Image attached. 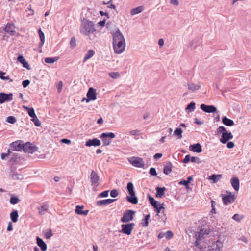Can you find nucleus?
Here are the masks:
<instances>
[{"mask_svg":"<svg viewBox=\"0 0 251 251\" xmlns=\"http://www.w3.org/2000/svg\"><path fill=\"white\" fill-rule=\"evenodd\" d=\"M13 100V94L11 93L6 94L4 92L0 93V104L6 101H10Z\"/></svg>","mask_w":251,"mask_h":251,"instance_id":"11","label":"nucleus"},{"mask_svg":"<svg viewBox=\"0 0 251 251\" xmlns=\"http://www.w3.org/2000/svg\"><path fill=\"white\" fill-rule=\"evenodd\" d=\"M200 108L204 112L208 113H212L216 112L217 108L214 105H207L204 104H201Z\"/></svg>","mask_w":251,"mask_h":251,"instance_id":"13","label":"nucleus"},{"mask_svg":"<svg viewBox=\"0 0 251 251\" xmlns=\"http://www.w3.org/2000/svg\"><path fill=\"white\" fill-rule=\"evenodd\" d=\"M154 208H155V211L157 212V215H158L159 213L161 212L162 210H163V213H164V203H162L161 204H158L157 206H156V207Z\"/></svg>","mask_w":251,"mask_h":251,"instance_id":"40","label":"nucleus"},{"mask_svg":"<svg viewBox=\"0 0 251 251\" xmlns=\"http://www.w3.org/2000/svg\"><path fill=\"white\" fill-rule=\"evenodd\" d=\"M116 199H108L102 200L98 201L96 202V205L99 206H101L103 205H107L110 203L114 202Z\"/></svg>","mask_w":251,"mask_h":251,"instance_id":"17","label":"nucleus"},{"mask_svg":"<svg viewBox=\"0 0 251 251\" xmlns=\"http://www.w3.org/2000/svg\"><path fill=\"white\" fill-rule=\"evenodd\" d=\"M113 38V43L121 42L125 41V38L121 32L120 30L118 29L115 32H111Z\"/></svg>","mask_w":251,"mask_h":251,"instance_id":"8","label":"nucleus"},{"mask_svg":"<svg viewBox=\"0 0 251 251\" xmlns=\"http://www.w3.org/2000/svg\"><path fill=\"white\" fill-rule=\"evenodd\" d=\"M140 134V131L139 130H132L129 132V135L131 136H139Z\"/></svg>","mask_w":251,"mask_h":251,"instance_id":"55","label":"nucleus"},{"mask_svg":"<svg viewBox=\"0 0 251 251\" xmlns=\"http://www.w3.org/2000/svg\"><path fill=\"white\" fill-rule=\"evenodd\" d=\"M172 164L171 162L167 163V165L164 166L163 172L165 175H168L172 171Z\"/></svg>","mask_w":251,"mask_h":251,"instance_id":"32","label":"nucleus"},{"mask_svg":"<svg viewBox=\"0 0 251 251\" xmlns=\"http://www.w3.org/2000/svg\"><path fill=\"white\" fill-rule=\"evenodd\" d=\"M164 233H165V237L167 239H170L172 238L173 236V233L171 231H167V232H166Z\"/></svg>","mask_w":251,"mask_h":251,"instance_id":"54","label":"nucleus"},{"mask_svg":"<svg viewBox=\"0 0 251 251\" xmlns=\"http://www.w3.org/2000/svg\"><path fill=\"white\" fill-rule=\"evenodd\" d=\"M195 109V103L194 101L191 102L189 104L187 105L185 110H190V111H193Z\"/></svg>","mask_w":251,"mask_h":251,"instance_id":"45","label":"nucleus"},{"mask_svg":"<svg viewBox=\"0 0 251 251\" xmlns=\"http://www.w3.org/2000/svg\"><path fill=\"white\" fill-rule=\"evenodd\" d=\"M143 10V7L142 6H138L136 8H133L130 11V14L131 15H135L138 14Z\"/></svg>","mask_w":251,"mask_h":251,"instance_id":"31","label":"nucleus"},{"mask_svg":"<svg viewBox=\"0 0 251 251\" xmlns=\"http://www.w3.org/2000/svg\"><path fill=\"white\" fill-rule=\"evenodd\" d=\"M113 47L115 52L117 54H120L125 50L126 42L124 41L121 42L113 43Z\"/></svg>","mask_w":251,"mask_h":251,"instance_id":"7","label":"nucleus"},{"mask_svg":"<svg viewBox=\"0 0 251 251\" xmlns=\"http://www.w3.org/2000/svg\"><path fill=\"white\" fill-rule=\"evenodd\" d=\"M6 74L5 72H4L1 70H0V78L2 80H9L10 82H12L13 80L10 79V77L8 75L5 76L4 75Z\"/></svg>","mask_w":251,"mask_h":251,"instance_id":"44","label":"nucleus"},{"mask_svg":"<svg viewBox=\"0 0 251 251\" xmlns=\"http://www.w3.org/2000/svg\"><path fill=\"white\" fill-rule=\"evenodd\" d=\"M227 130L226 129L225 127L223 126H220L217 129V135H220L221 133H223L225 132H226Z\"/></svg>","mask_w":251,"mask_h":251,"instance_id":"49","label":"nucleus"},{"mask_svg":"<svg viewBox=\"0 0 251 251\" xmlns=\"http://www.w3.org/2000/svg\"><path fill=\"white\" fill-rule=\"evenodd\" d=\"M189 150L197 153H200L202 151L201 146L199 143L191 145L189 147Z\"/></svg>","mask_w":251,"mask_h":251,"instance_id":"20","label":"nucleus"},{"mask_svg":"<svg viewBox=\"0 0 251 251\" xmlns=\"http://www.w3.org/2000/svg\"><path fill=\"white\" fill-rule=\"evenodd\" d=\"M166 190V189L164 187H157L156 188V193L155 194V197L157 198H162V197L165 194Z\"/></svg>","mask_w":251,"mask_h":251,"instance_id":"25","label":"nucleus"},{"mask_svg":"<svg viewBox=\"0 0 251 251\" xmlns=\"http://www.w3.org/2000/svg\"><path fill=\"white\" fill-rule=\"evenodd\" d=\"M102 139V142L103 143V145L105 146H108L111 143V141L107 139V138L104 137L103 138H100Z\"/></svg>","mask_w":251,"mask_h":251,"instance_id":"58","label":"nucleus"},{"mask_svg":"<svg viewBox=\"0 0 251 251\" xmlns=\"http://www.w3.org/2000/svg\"><path fill=\"white\" fill-rule=\"evenodd\" d=\"M14 25L13 24L7 23L5 27L3 28V30L9 34L10 36H14L15 34L16 31L13 30Z\"/></svg>","mask_w":251,"mask_h":251,"instance_id":"15","label":"nucleus"},{"mask_svg":"<svg viewBox=\"0 0 251 251\" xmlns=\"http://www.w3.org/2000/svg\"><path fill=\"white\" fill-rule=\"evenodd\" d=\"M30 81L28 79L23 80L22 82V85L24 88L27 87L30 84Z\"/></svg>","mask_w":251,"mask_h":251,"instance_id":"61","label":"nucleus"},{"mask_svg":"<svg viewBox=\"0 0 251 251\" xmlns=\"http://www.w3.org/2000/svg\"><path fill=\"white\" fill-rule=\"evenodd\" d=\"M221 178L222 175L212 174L209 176V179L212 180L214 183H216Z\"/></svg>","mask_w":251,"mask_h":251,"instance_id":"33","label":"nucleus"},{"mask_svg":"<svg viewBox=\"0 0 251 251\" xmlns=\"http://www.w3.org/2000/svg\"><path fill=\"white\" fill-rule=\"evenodd\" d=\"M90 180L92 186L96 187L99 185L100 177L97 173L92 171L90 175Z\"/></svg>","mask_w":251,"mask_h":251,"instance_id":"10","label":"nucleus"},{"mask_svg":"<svg viewBox=\"0 0 251 251\" xmlns=\"http://www.w3.org/2000/svg\"><path fill=\"white\" fill-rule=\"evenodd\" d=\"M109 75L114 79H117L120 77V75L118 72H111L109 74Z\"/></svg>","mask_w":251,"mask_h":251,"instance_id":"53","label":"nucleus"},{"mask_svg":"<svg viewBox=\"0 0 251 251\" xmlns=\"http://www.w3.org/2000/svg\"><path fill=\"white\" fill-rule=\"evenodd\" d=\"M71 141L70 139H66V138H63L60 140L61 143L69 144L71 143Z\"/></svg>","mask_w":251,"mask_h":251,"instance_id":"63","label":"nucleus"},{"mask_svg":"<svg viewBox=\"0 0 251 251\" xmlns=\"http://www.w3.org/2000/svg\"><path fill=\"white\" fill-rule=\"evenodd\" d=\"M44 235L46 239H50V237L53 235L51 229H48L46 230Z\"/></svg>","mask_w":251,"mask_h":251,"instance_id":"48","label":"nucleus"},{"mask_svg":"<svg viewBox=\"0 0 251 251\" xmlns=\"http://www.w3.org/2000/svg\"><path fill=\"white\" fill-rule=\"evenodd\" d=\"M127 189L129 195L135 194V192L134 191V186L132 182H130L127 183Z\"/></svg>","mask_w":251,"mask_h":251,"instance_id":"38","label":"nucleus"},{"mask_svg":"<svg viewBox=\"0 0 251 251\" xmlns=\"http://www.w3.org/2000/svg\"><path fill=\"white\" fill-rule=\"evenodd\" d=\"M135 226V224L130 223L126 224H122L121 225V232L129 235L131 234L132 230Z\"/></svg>","mask_w":251,"mask_h":251,"instance_id":"5","label":"nucleus"},{"mask_svg":"<svg viewBox=\"0 0 251 251\" xmlns=\"http://www.w3.org/2000/svg\"><path fill=\"white\" fill-rule=\"evenodd\" d=\"M58 59V57H46L45 58V62L46 63L52 64L56 61Z\"/></svg>","mask_w":251,"mask_h":251,"instance_id":"39","label":"nucleus"},{"mask_svg":"<svg viewBox=\"0 0 251 251\" xmlns=\"http://www.w3.org/2000/svg\"><path fill=\"white\" fill-rule=\"evenodd\" d=\"M230 182L234 189L235 191H238L240 188V182L239 179L236 177H233L231 178Z\"/></svg>","mask_w":251,"mask_h":251,"instance_id":"23","label":"nucleus"},{"mask_svg":"<svg viewBox=\"0 0 251 251\" xmlns=\"http://www.w3.org/2000/svg\"><path fill=\"white\" fill-rule=\"evenodd\" d=\"M195 236H196V240L195 241V242L194 243V246H196L198 249L201 250L203 248L202 246L201 245V244L200 242V240L201 238L197 236V234H195Z\"/></svg>","mask_w":251,"mask_h":251,"instance_id":"37","label":"nucleus"},{"mask_svg":"<svg viewBox=\"0 0 251 251\" xmlns=\"http://www.w3.org/2000/svg\"><path fill=\"white\" fill-rule=\"evenodd\" d=\"M24 141L22 140H18L13 142L10 144V147L15 151H21L23 149Z\"/></svg>","mask_w":251,"mask_h":251,"instance_id":"9","label":"nucleus"},{"mask_svg":"<svg viewBox=\"0 0 251 251\" xmlns=\"http://www.w3.org/2000/svg\"><path fill=\"white\" fill-rule=\"evenodd\" d=\"M223 123L227 126H232L234 125V121L230 119H228L226 117H224L222 119Z\"/></svg>","mask_w":251,"mask_h":251,"instance_id":"29","label":"nucleus"},{"mask_svg":"<svg viewBox=\"0 0 251 251\" xmlns=\"http://www.w3.org/2000/svg\"><path fill=\"white\" fill-rule=\"evenodd\" d=\"M101 144L100 141L97 138L93 139H89L85 143V146L88 147L91 146H99Z\"/></svg>","mask_w":251,"mask_h":251,"instance_id":"19","label":"nucleus"},{"mask_svg":"<svg viewBox=\"0 0 251 251\" xmlns=\"http://www.w3.org/2000/svg\"><path fill=\"white\" fill-rule=\"evenodd\" d=\"M20 157L18 153H14L13 156L11 158L10 160L11 161H16L18 158H19Z\"/></svg>","mask_w":251,"mask_h":251,"instance_id":"64","label":"nucleus"},{"mask_svg":"<svg viewBox=\"0 0 251 251\" xmlns=\"http://www.w3.org/2000/svg\"><path fill=\"white\" fill-rule=\"evenodd\" d=\"M149 174L152 176H156L157 173L155 168L153 167L151 168L149 171Z\"/></svg>","mask_w":251,"mask_h":251,"instance_id":"60","label":"nucleus"},{"mask_svg":"<svg viewBox=\"0 0 251 251\" xmlns=\"http://www.w3.org/2000/svg\"><path fill=\"white\" fill-rule=\"evenodd\" d=\"M150 217V214H147L145 216V219H144V223L143 224V226L144 227H147L148 226V220Z\"/></svg>","mask_w":251,"mask_h":251,"instance_id":"56","label":"nucleus"},{"mask_svg":"<svg viewBox=\"0 0 251 251\" xmlns=\"http://www.w3.org/2000/svg\"><path fill=\"white\" fill-rule=\"evenodd\" d=\"M190 161H191L190 156L189 155H186L182 160V162L184 163H188Z\"/></svg>","mask_w":251,"mask_h":251,"instance_id":"62","label":"nucleus"},{"mask_svg":"<svg viewBox=\"0 0 251 251\" xmlns=\"http://www.w3.org/2000/svg\"><path fill=\"white\" fill-rule=\"evenodd\" d=\"M20 201V200L17 197L15 196H11L9 200V202L11 204H16L18 203Z\"/></svg>","mask_w":251,"mask_h":251,"instance_id":"35","label":"nucleus"},{"mask_svg":"<svg viewBox=\"0 0 251 251\" xmlns=\"http://www.w3.org/2000/svg\"><path fill=\"white\" fill-rule=\"evenodd\" d=\"M222 246V243L217 240L214 242L210 246H209V250L212 251H219Z\"/></svg>","mask_w":251,"mask_h":251,"instance_id":"18","label":"nucleus"},{"mask_svg":"<svg viewBox=\"0 0 251 251\" xmlns=\"http://www.w3.org/2000/svg\"><path fill=\"white\" fill-rule=\"evenodd\" d=\"M70 47L71 49H74L76 46V40L75 38L74 37H72L71 38L70 41Z\"/></svg>","mask_w":251,"mask_h":251,"instance_id":"51","label":"nucleus"},{"mask_svg":"<svg viewBox=\"0 0 251 251\" xmlns=\"http://www.w3.org/2000/svg\"><path fill=\"white\" fill-rule=\"evenodd\" d=\"M209 233V229L207 228H201L199 232H198L196 234H197V236L201 238H203L205 235H207Z\"/></svg>","mask_w":251,"mask_h":251,"instance_id":"27","label":"nucleus"},{"mask_svg":"<svg viewBox=\"0 0 251 251\" xmlns=\"http://www.w3.org/2000/svg\"><path fill=\"white\" fill-rule=\"evenodd\" d=\"M94 23L88 20L84 19L82 21L80 27V32L85 36H91L93 35L92 38L89 37L90 39H93L95 35L94 33L95 29Z\"/></svg>","mask_w":251,"mask_h":251,"instance_id":"1","label":"nucleus"},{"mask_svg":"<svg viewBox=\"0 0 251 251\" xmlns=\"http://www.w3.org/2000/svg\"><path fill=\"white\" fill-rule=\"evenodd\" d=\"M9 176L14 180H23L24 178L23 175L15 172L12 169L10 172Z\"/></svg>","mask_w":251,"mask_h":251,"instance_id":"21","label":"nucleus"},{"mask_svg":"<svg viewBox=\"0 0 251 251\" xmlns=\"http://www.w3.org/2000/svg\"><path fill=\"white\" fill-rule=\"evenodd\" d=\"M182 131L181 128H177L175 130V131L174 132V134L177 136L178 137V139H181L182 137Z\"/></svg>","mask_w":251,"mask_h":251,"instance_id":"43","label":"nucleus"},{"mask_svg":"<svg viewBox=\"0 0 251 251\" xmlns=\"http://www.w3.org/2000/svg\"><path fill=\"white\" fill-rule=\"evenodd\" d=\"M135 211L132 210H126L123 214L121 219V221L123 223H128L133 219Z\"/></svg>","mask_w":251,"mask_h":251,"instance_id":"2","label":"nucleus"},{"mask_svg":"<svg viewBox=\"0 0 251 251\" xmlns=\"http://www.w3.org/2000/svg\"><path fill=\"white\" fill-rule=\"evenodd\" d=\"M227 195H222V200L225 205H228L229 204L234 202L235 201V195L232 194L231 192L226 191Z\"/></svg>","mask_w":251,"mask_h":251,"instance_id":"6","label":"nucleus"},{"mask_svg":"<svg viewBox=\"0 0 251 251\" xmlns=\"http://www.w3.org/2000/svg\"><path fill=\"white\" fill-rule=\"evenodd\" d=\"M188 89L192 91L198 90L200 88L199 84H195L194 83H188Z\"/></svg>","mask_w":251,"mask_h":251,"instance_id":"34","label":"nucleus"},{"mask_svg":"<svg viewBox=\"0 0 251 251\" xmlns=\"http://www.w3.org/2000/svg\"><path fill=\"white\" fill-rule=\"evenodd\" d=\"M16 118L13 116H9L7 117L6 121L10 124H14L16 122Z\"/></svg>","mask_w":251,"mask_h":251,"instance_id":"47","label":"nucleus"},{"mask_svg":"<svg viewBox=\"0 0 251 251\" xmlns=\"http://www.w3.org/2000/svg\"><path fill=\"white\" fill-rule=\"evenodd\" d=\"M126 199L128 202L132 204H136L138 203V198L136 196L135 194H130V196H127Z\"/></svg>","mask_w":251,"mask_h":251,"instance_id":"24","label":"nucleus"},{"mask_svg":"<svg viewBox=\"0 0 251 251\" xmlns=\"http://www.w3.org/2000/svg\"><path fill=\"white\" fill-rule=\"evenodd\" d=\"M100 137L103 138L106 137L113 139L115 137V135L114 133L112 132L103 133L100 135Z\"/></svg>","mask_w":251,"mask_h":251,"instance_id":"36","label":"nucleus"},{"mask_svg":"<svg viewBox=\"0 0 251 251\" xmlns=\"http://www.w3.org/2000/svg\"><path fill=\"white\" fill-rule=\"evenodd\" d=\"M27 113L28 115L31 118H35L34 117L36 116L35 111L33 108L30 107V108H27Z\"/></svg>","mask_w":251,"mask_h":251,"instance_id":"46","label":"nucleus"},{"mask_svg":"<svg viewBox=\"0 0 251 251\" xmlns=\"http://www.w3.org/2000/svg\"><path fill=\"white\" fill-rule=\"evenodd\" d=\"M34 117L35 118H32V119H31V121L34 123V125L36 126H41L40 121L39 120L37 116H35Z\"/></svg>","mask_w":251,"mask_h":251,"instance_id":"50","label":"nucleus"},{"mask_svg":"<svg viewBox=\"0 0 251 251\" xmlns=\"http://www.w3.org/2000/svg\"><path fill=\"white\" fill-rule=\"evenodd\" d=\"M23 150L25 152L33 153L38 151V148L29 142L24 143Z\"/></svg>","mask_w":251,"mask_h":251,"instance_id":"3","label":"nucleus"},{"mask_svg":"<svg viewBox=\"0 0 251 251\" xmlns=\"http://www.w3.org/2000/svg\"><path fill=\"white\" fill-rule=\"evenodd\" d=\"M108 193H109V191L108 190L104 191L100 193L98 195V197L99 198L106 197H107L108 196Z\"/></svg>","mask_w":251,"mask_h":251,"instance_id":"57","label":"nucleus"},{"mask_svg":"<svg viewBox=\"0 0 251 251\" xmlns=\"http://www.w3.org/2000/svg\"><path fill=\"white\" fill-rule=\"evenodd\" d=\"M118 195V192L116 189H113L110 192V196L115 198Z\"/></svg>","mask_w":251,"mask_h":251,"instance_id":"59","label":"nucleus"},{"mask_svg":"<svg viewBox=\"0 0 251 251\" xmlns=\"http://www.w3.org/2000/svg\"><path fill=\"white\" fill-rule=\"evenodd\" d=\"M233 138V136L232 133L230 132L226 131L222 134L221 137L220 139V141L223 144H225Z\"/></svg>","mask_w":251,"mask_h":251,"instance_id":"14","label":"nucleus"},{"mask_svg":"<svg viewBox=\"0 0 251 251\" xmlns=\"http://www.w3.org/2000/svg\"><path fill=\"white\" fill-rule=\"evenodd\" d=\"M48 205L45 203L43 204V205L39 207L38 208V209L39 210V214H40L41 215H44L46 211H47V210L48 209Z\"/></svg>","mask_w":251,"mask_h":251,"instance_id":"30","label":"nucleus"},{"mask_svg":"<svg viewBox=\"0 0 251 251\" xmlns=\"http://www.w3.org/2000/svg\"><path fill=\"white\" fill-rule=\"evenodd\" d=\"M18 212L17 210H13L10 213V219L14 223H16L18 221Z\"/></svg>","mask_w":251,"mask_h":251,"instance_id":"26","label":"nucleus"},{"mask_svg":"<svg viewBox=\"0 0 251 251\" xmlns=\"http://www.w3.org/2000/svg\"><path fill=\"white\" fill-rule=\"evenodd\" d=\"M38 32L40 39V42L38 46L41 48L45 42V35L43 32L41 30V28L38 29Z\"/></svg>","mask_w":251,"mask_h":251,"instance_id":"28","label":"nucleus"},{"mask_svg":"<svg viewBox=\"0 0 251 251\" xmlns=\"http://www.w3.org/2000/svg\"><path fill=\"white\" fill-rule=\"evenodd\" d=\"M243 218V216H240L238 214H235L232 217V219L238 222H240Z\"/></svg>","mask_w":251,"mask_h":251,"instance_id":"52","label":"nucleus"},{"mask_svg":"<svg viewBox=\"0 0 251 251\" xmlns=\"http://www.w3.org/2000/svg\"><path fill=\"white\" fill-rule=\"evenodd\" d=\"M129 162L134 167L138 168L144 167L145 162L143 159L138 157H132L128 158Z\"/></svg>","mask_w":251,"mask_h":251,"instance_id":"4","label":"nucleus"},{"mask_svg":"<svg viewBox=\"0 0 251 251\" xmlns=\"http://www.w3.org/2000/svg\"><path fill=\"white\" fill-rule=\"evenodd\" d=\"M87 98L86 99V102L96 100L97 99L96 90L92 87L89 88L87 93Z\"/></svg>","mask_w":251,"mask_h":251,"instance_id":"12","label":"nucleus"},{"mask_svg":"<svg viewBox=\"0 0 251 251\" xmlns=\"http://www.w3.org/2000/svg\"><path fill=\"white\" fill-rule=\"evenodd\" d=\"M17 60L19 62L22 64L24 68H25L28 70L31 69L28 62L26 61L22 54H19L17 57Z\"/></svg>","mask_w":251,"mask_h":251,"instance_id":"16","label":"nucleus"},{"mask_svg":"<svg viewBox=\"0 0 251 251\" xmlns=\"http://www.w3.org/2000/svg\"><path fill=\"white\" fill-rule=\"evenodd\" d=\"M149 200L151 206L153 207H156V206L158 204V202L155 199L150 195H148Z\"/></svg>","mask_w":251,"mask_h":251,"instance_id":"42","label":"nucleus"},{"mask_svg":"<svg viewBox=\"0 0 251 251\" xmlns=\"http://www.w3.org/2000/svg\"><path fill=\"white\" fill-rule=\"evenodd\" d=\"M36 241L38 246L40 248L42 251H46L47 249V246L42 239L37 236Z\"/></svg>","mask_w":251,"mask_h":251,"instance_id":"22","label":"nucleus"},{"mask_svg":"<svg viewBox=\"0 0 251 251\" xmlns=\"http://www.w3.org/2000/svg\"><path fill=\"white\" fill-rule=\"evenodd\" d=\"M95 54V51L93 50H89L87 53L85 54L84 58V62L87 60L91 58Z\"/></svg>","mask_w":251,"mask_h":251,"instance_id":"41","label":"nucleus"}]
</instances>
